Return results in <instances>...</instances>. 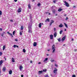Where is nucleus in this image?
Returning a JSON list of instances; mask_svg holds the SVG:
<instances>
[{"label": "nucleus", "mask_w": 77, "mask_h": 77, "mask_svg": "<svg viewBox=\"0 0 77 77\" xmlns=\"http://www.w3.org/2000/svg\"><path fill=\"white\" fill-rule=\"evenodd\" d=\"M28 28H29V31H28V32L29 33H32V26H29L28 27Z\"/></svg>", "instance_id": "nucleus-1"}, {"label": "nucleus", "mask_w": 77, "mask_h": 77, "mask_svg": "<svg viewBox=\"0 0 77 77\" xmlns=\"http://www.w3.org/2000/svg\"><path fill=\"white\" fill-rule=\"evenodd\" d=\"M54 47V45H53L52 46V50H53L52 53H53L55 52V49Z\"/></svg>", "instance_id": "nucleus-2"}, {"label": "nucleus", "mask_w": 77, "mask_h": 77, "mask_svg": "<svg viewBox=\"0 0 77 77\" xmlns=\"http://www.w3.org/2000/svg\"><path fill=\"white\" fill-rule=\"evenodd\" d=\"M64 3H65L66 6H67V7H69V4H68V3L65 1H64Z\"/></svg>", "instance_id": "nucleus-3"}, {"label": "nucleus", "mask_w": 77, "mask_h": 77, "mask_svg": "<svg viewBox=\"0 0 77 77\" xmlns=\"http://www.w3.org/2000/svg\"><path fill=\"white\" fill-rule=\"evenodd\" d=\"M7 33L9 35L11 36V37L12 38L13 37V35H12V34L11 33H10L9 32H7Z\"/></svg>", "instance_id": "nucleus-4"}, {"label": "nucleus", "mask_w": 77, "mask_h": 77, "mask_svg": "<svg viewBox=\"0 0 77 77\" xmlns=\"http://www.w3.org/2000/svg\"><path fill=\"white\" fill-rule=\"evenodd\" d=\"M21 8H19L18 11V13H20V12H21Z\"/></svg>", "instance_id": "nucleus-5"}, {"label": "nucleus", "mask_w": 77, "mask_h": 77, "mask_svg": "<svg viewBox=\"0 0 77 77\" xmlns=\"http://www.w3.org/2000/svg\"><path fill=\"white\" fill-rule=\"evenodd\" d=\"M57 69H55L54 70V72L55 74H56V73H57Z\"/></svg>", "instance_id": "nucleus-6"}, {"label": "nucleus", "mask_w": 77, "mask_h": 77, "mask_svg": "<svg viewBox=\"0 0 77 77\" xmlns=\"http://www.w3.org/2000/svg\"><path fill=\"white\" fill-rule=\"evenodd\" d=\"M57 32H55L54 35V38H56V36H57Z\"/></svg>", "instance_id": "nucleus-7"}, {"label": "nucleus", "mask_w": 77, "mask_h": 77, "mask_svg": "<svg viewBox=\"0 0 77 77\" xmlns=\"http://www.w3.org/2000/svg\"><path fill=\"white\" fill-rule=\"evenodd\" d=\"M23 67L21 66H19V69H20V71H21Z\"/></svg>", "instance_id": "nucleus-8"}, {"label": "nucleus", "mask_w": 77, "mask_h": 77, "mask_svg": "<svg viewBox=\"0 0 77 77\" xmlns=\"http://www.w3.org/2000/svg\"><path fill=\"white\" fill-rule=\"evenodd\" d=\"M65 38H66V36H65L64 37H63L62 38V41H64V40L65 39Z\"/></svg>", "instance_id": "nucleus-9"}, {"label": "nucleus", "mask_w": 77, "mask_h": 77, "mask_svg": "<svg viewBox=\"0 0 77 77\" xmlns=\"http://www.w3.org/2000/svg\"><path fill=\"white\" fill-rule=\"evenodd\" d=\"M52 11L53 14H55V12H56V10L54 9H52Z\"/></svg>", "instance_id": "nucleus-10"}, {"label": "nucleus", "mask_w": 77, "mask_h": 77, "mask_svg": "<svg viewBox=\"0 0 77 77\" xmlns=\"http://www.w3.org/2000/svg\"><path fill=\"white\" fill-rule=\"evenodd\" d=\"M37 45V43L36 42H34L33 43V45L34 47H36Z\"/></svg>", "instance_id": "nucleus-11"}, {"label": "nucleus", "mask_w": 77, "mask_h": 77, "mask_svg": "<svg viewBox=\"0 0 77 77\" xmlns=\"http://www.w3.org/2000/svg\"><path fill=\"white\" fill-rule=\"evenodd\" d=\"M53 35H50V38L51 39H53Z\"/></svg>", "instance_id": "nucleus-12"}, {"label": "nucleus", "mask_w": 77, "mask_h": 77, "mask_svg": "<svg viewBox=\"0 0 77 77\" xmlns=\"http://www.w3.org/2000/svg\"><path fill=\"white\" fill-rule=\"evenodd\" d=\"M63 25H62V24L61 23L60 25L59 26V27L61 28V27H63Z\"/></svg>", "instance_id": "nucleus-13"}, {"label": "nucleus", "mask_w": 77, "mask_h": 77, "mask_svg": "<svg viewBox=\"0 0 77 77\" xmlns=\"http://www.w3.org/2000/svg\"><path fill=\"white\" fill-rule=\"evenodd\" d=\"M3 71L5 72L6 71V67H3Z\"/></svg>", "instance_id": "nucleus-14"}, {"label": "nucleus", "mask_w": 77, "mask_h": 77, "mask_svg": "<svg viewBox=\"0 0 77 77\" xmlns=\"http://www.w3.org/2000/svg\"><path fill=\"white\" fill-rule=\"evenodd\" d=\"M47 21H48V22H50V19H49V18H48L45 20V22H47Z\"/></svg>", "instance_id": "nucleus-15"}, {"label": "nucleus", "mask_w": 77, "mask_h": 77, "mask_svg": "<svg viewBox=\"0 0 77 77\" xmlns=\"http://www.w3.org/2000/svg\"><path fill=\"white\" fill-rule=\"evenodd\" d=\"M12 70H10L9 71V74H12Z\"/></svg>", "instance_id": "nucleus-16"}, {"label": "nucleus", "mask_w": 77, "mask_h": 77, "mask_svg": "<svg viewBox=\"0 0 77 77\" xmlns=\"http://www.w3.org/2000/svg\"><path fill=\"white\" fill-rule=\"evenodd\" d=\"M43 72V71H38V73L39 74H42Z\"/></svg>", "instance_id": "nucleus-17"}, {"label": "nucleus", "mask_w": 77, "mask_h": 77, "mask_svg": "<svg viewBox=\"0 0 77 77\" xmlns=\"http://www.w3.org/2000/svg\"><path fill=\"white\" fill-rule=\"evenodd\" d=\"M5 32H3V33L1 34V36H3V35H5Z\"/></svg>", "instance_id": "nucleus-18"}, {"label": "nucleus", "mask_w": 77, "mask_h": 77, "mask_svg": "<svg viewBox=\"0 0 77 77\" xmlns=\"http://www.w3.org/2000/svg\"><path fill=\"white\" fill-rule=\"evenodd\" d=\"M28 7L29 8V9H30L31 8V6H30V4H29L28 5Z\"/></svg>", "instance_id": "nucleus-19"}, {"label": "nucleus", "mask_w": 77, "mask_h": 77, "mask_svg": "<svg viewBox=\"0 0 77 77\" xmlns=\"http://www.w3.org/2000/svg\"><path fill=\"white\" fill-rule=\"evenodd\" d=\"M5 48H6V46L5 45H4L3 46V50H5Z\"/></svg>", "instance_id": "nucleus-20"}, {"label": "nucleus", "mask_w": 77, "mask_h": 77, "mask_svg": "<svg viewBox=\"0 0 77 77\" xmlns=\"http://www.w3.org/2000/svg\"><path fill=\"white\" fill-rule=\"evenodd\" d=\"M23 29H24V27L23 26H21V30H23Z\"/></svg>", "instance_id": "nucleus-21"}, {"label": "nucleus", "mask_w": 77, "mask_h": 77, "mask_svg": "<svg viewBox=\"0 0 77 77\" xmlns=\"http://www.w3.org/2000/svg\"><path fill=\"white\" fill-rule=\"evenodd\" d=\"M65 27H66V28H68V25H66V23H64Z\"/></svg>", "instance_id": "nucleus-22"}, {"label": "nucleus", "mask_w": 77, "mask_h": 77, "mask_svg": "<svg viewBox=\"0 0 77 77\" xmlns=\"http://www.w3.org/2000/svg\"><path fill=\"white\" fill-rule=\"evenodd\" d=\"M12 62H15V60H14V58H13V57H12Z\"/></svg>", "instance_id": "nucleus-23"}, {"label": "nucleus", "mask_w": 77, "mask_h": 77, "mask_svg": "<svg viewBox=\"0 0 77 77\" xmlns=\"http://www.w3.org/2000/svg\"><path fill=\"white\" fill-rule=\"evenodd\" d=\"M48 60V58H46L45 59V60H44L43 62H46V61H47V60Z\"/></svg>", "instance_id": "nucleus-24"}, {"label": "nucleus", "mask_w": 77, "mask_h": 77, "mask_svg": "<svg viewBox=\"0 0 77 77\" xmlns=\"http://www.w3.org/2000/svg\"><path fill=\"white\" fill-rule=\"evenodd\" d=\"M38 26L39 28H41V23H40L39 24Z\"/></svg>", "instance_id": "nucleus-25"}, {"label": "nucleus", "mask_w": 77, "mask_h": 77, "mask_svg": "<svg viewBox=\"0 0 77 77\" xmlns=\"http://www.w3.org/2000/svg\"><path fill=\"white\" fill-rule=\"evenodd\" d=\"M2 63H3V61L1 60L0 61V65H2Z\"/></svg>", "instance_id": "nucleus-26"}, {"label": "nucleus", "mask_w": 77, "mask_h": 77, "mask_svg": "<svg viewBox=\"0 0 77 77\" xmlns=\"http://www.w3.org/2000/svg\"><path fill=\"white\" fill-rule=\"evenodd\" d=\"M62 9L61 8H59L58 10V11H59V12H60V11H62Z\"/></svg>", "instance_id": "nucleus-27"}, {"label": "nucleus", "mask_w": 77, "mask_h": 77, "mask_svg": "<svg viewBox=\"0 0 77 77\" xmlns=\"http://www.w3.org/2000/svg\"><path fill=\"white\" fill-rule=\"evenodd\" d=\"M63 32V31L62 30H60V35H61V34H62V32Z\"/></svg>", "instance_id": "nucleus-28"}, {"label": "nucleus", "mask_w": 77, "mask_h": 77, "mask_svg": "<svg viewBox=\"0 0 77 77\" xmlns=\"http://www.w3.org/2000/svg\"><path fill=\"white\" fill-rule=\"evenodd\" d=\"M43 72H46L47 71V69H43Z\"/></svg>", "instance_id": "nucleus-29"}, {"label": "nucleus", "mask_w": 77, "mask_h": 77, "mask_svg": "<svg viewBox=\"0 0 77 77\" xmlns=\"http://www.w3.org/2000/svg\"><path fill=\"white\" fill-rule=\"evenodd\" d=\"M23 32L22 31V32H20V35H22V33H23Z\"/></svg>", "instance_id": "nucleus-30"}, {"label": "nucleus", "mask_w": 77, "mask_h": 77, "mask_svg": "<svg viewBox=\"0 0 77 77\" xmlns=\"http://www.w3.org/2000/svg\"><path fill=\"white\" fill-rule=\"evenodd\" d=\"M59 42H60V38H59V39H57Z\"/></svg>", "instance_id": "nucleus-31"}, {"label": "nucleus", "mask_w": 77, "mask_h": 77, "mask_svg": "<svg viewBox=\"0 0 77 77\" xmlns=\"http://www.w3.org/2000/svg\"><path fill=\"white\" fill-rule=\"evenodd\" d=\"M44 77H49V76H48V75H45V76Z\"/></svg>", "instance_id": "nucleus-32"}, {"label": "nucleus", "mask_w": 77, "mask_h": 77, "mask_svg": "<svg viewBox=\"0 0 77 77\" xmlns=\"http://www.w3.org/2000/svg\"><path fill=\"white\" fill-rule=\"evenodd\" d=\"M23 53H26V50H25L24 49H23Z\"/></svg>", "instance_id": "nucleus-33"}, {"label": "nucleus", "mask_w": 77, "mask_h": 77, "mask_svg": "<svg viewBox=\"0 0 77 77\" xmlns=\"http://www.w3.org/2000/svg\"><path fill=\"white\" fill-rule=\"evenodd\" d=\"M51 22L52 23H54V21L53 20H51Z\"/></svg>", "instance_id": "nucleus-34"}, {"label": "nucleus", "mask_w": 77, "mask_h": 77, "mask_svg": "<svg viewBox=\"0 0 77 77\" xmlns=\"http://www.w3.org/2000/svg\"><path fill=\"white\" fill-rule=\"evenodd\" d=\"M15 31H14L13 32V35H14L15 34Z\"/></svg>", "instance_id": "nucleus-35"}, {"label": "nucleus", "mask_w": 77, "mask_h": 77, "mask_svg": "<svg viewBox=\"0 0 77 77\" xmlns=\"http://www.w3.org/2000/svg\"><path fill=\"white\" fill-rule=\"evenodd\" d=\"M2 11H0V15H2Z\"/></svg>", "instance_id": "nucleus-36"}, {"label": "nucleus", "mask_w": 77, "mask_h": 77, "mask_svg": "<svg viewBox=\"0 0 77 77\" xmlns=\"http://www.w3.org/2000/svg\"><path fill=\"white\" fill-rule=\"evenodd\" d=\"M68 17H66V18L65 20L66 21H67V20H68Z\"/></svg>", "instance_id": "nucleus-37"}, {"label": "nucleus", "mask_w": 77, "mask_h": 77, "mask_svg": "<svg viewBox=\"0 0 77 77\" xmlns=\"http://www.w3.org/2000/svg\"><path fill=\"white\" fill-rule=\"evenodd\" d=\"M51 62H54V60L53 59H51Z\"/></svg>", "instance_id": "nucleus-38"}, {"label": "nucleus", "mask_w": 77, "mask_h": 77, "mask_svg": "<svg viewBox=\"0 0 77 77\" xmlns=\"http://www.w3.org/2000/svg\"><path fill=\"white\" fill-rule=\"evenodd\" d=\"M41 5V4L39 3L38 4V6H40Z\"/></svg>", "instance_id": "nucleus-39"}, {"label": "nucleus", "mask_w": 77, "mask_h": 77, "mask_svg": "<svg viewBox=\"0 0 77 77\" xmlns=\"http://www.w3.org/2000/svg\"><path fill=\"white\" fill-rule=\"evenodd\" d=\"M55 66L56 67H57V65L56 64H55Z\"/></svg>", "instance_id": "nucleus-40"}, {"label": "nucleus", "mask_w": 77, "mask_h": 77, "mask_svg": "<svg viewBox=\"0 0 77 77\" xmlns=\"http://www.w3.org/2000/svg\"><path fill=\"white\" fill-rule=\"evenodd\" d=\"M16 45H14L13 46V47H14V48H15L16 47Z\"/></svg>", "instance_id": "nucleus-41"}, {"label": "nucleus", "mask_w": 77, "mask_h": 77, "mask_svg": "<svg viewBox=\"0 0 77 77\" xmlns=\"http://www.w3.org/2000/svg\"><path fill=\"white\" fill-rule=\"evenodd\" d=\"M0 30L1 31H2L3 30V29H2V28H0Z\"/></svg>", "instance_id": "nucleus-42"}, {"label": "nucleus", "mask_w": 77, "mask_h": 77, "mask_svg": "<svg viewBox=\"0 0 77 77\" xmlns=\"http://www.w3.org/2000/svg\"><path fill=\"white\" fill-rule=\"evenodd\" d=\"M2 53L0 52V56H2Z\"/></svg>", "instance_id": "nucleus-43"}, {"label": "nucleus", "mask_w": 77, "mask_h": 77, "mask_svg": "<svg viewBox=\"0 0 77 77\" xmlns=\"http://www.w3.org/2000/svg\"><path fill=\"white\" fill-rule=\"evenodd\" d=\"M72 77H75V75H73L72 76Z\"/></svg>", "instance_id": "nucleus-44"}, {"label": "nucleus", "mask_w": 77, "mask_h": 77, "mask_svg": "<svg viewBox=\"0 0 77 77\" xmlns=\"http://www.w3.org/2000/svg\"><path fill=\"white\" fill-rule=\"evenodd\" d=\"M56 1H53V2L54 3H56Z\"/></svg>", "instance_id": "nucleus-45"}, {"label": "nucleus", "mask_w": 77, "mask_h": 77, "mask_svg": "<svg viewBox=\"0 0 77 77\" xmlns=\"http://www.w3.org/2000/svg\"><path fill=\"white\" fill-rule=\"evenodd\" d=\"M53 24V23H52L51 22V23H50V26H51V24Z\"/></svg>", "instance_id": "nucleus-46"}, {"label": "nucleus", "mask_w": 77, "mask_h": 77, "mask_svg": "<svg viewBox=\"0 0 77 77\" xmlns=\"http://www.w3.org/2000/svg\"><path fill=\"white\" fill-rule=\"evenodd\" d=\"M10 21H11V22H13V20H10Z\"/></svg>", "instance_id": "nucleus-47"}, {"label": "nucleus", "mask_w": 77, "mask_h": 77, "mask_svg": "<svg viewBox=\"0 0 77 77\" xmlns=\"http://www.w3.org/2000/svg\"><path fill=\"white\" fill-rule=\"evenodd\" d=\"M16 47H17V48H19V47H18V46L16 45Z\"/></svg>", "instance_id": "nucleus-48"}, {"label": "nucleus", "mask_w": 77, "mask_h": 77, "mask_svg": "<svg viewBox=\"0 0 77 77\" xmlns=\"http://www.w3.org/2000/svg\"><path fill=\"white\" fill-rule=\"evenodd\" d=\"M54 32H55L56 31V28H54Z\"/></svg>", "instance_id": "nucleus-49"}, {"label": "nucleus", "mask_w": 77, "mask_h": 77, "mask_svg": "<svg viewBox=\"0 0 77 77\" xmlns=\"http://www.w3.org/2000/svg\"><path fill=\"white\" fill-rule=\"evenodd\" d=\"M14 1L15 2H17V0H14Z\"/></svg>", "instance_id": "nucleus-50"}, {"label": "nucleus", "mask_w": 77, "mask_h": 77, "mask_svg": "<svg viewBox=\"0 0 77 77\" xmlns=\"http://www.w3.org/2000/svg\"><path fill=\"white\" fill-rule=\"evenodd\" d=\"M30 63H32V60L30 61Z\"/></svg>", "instance_id": "nucleus-51"}, {"label": "nucleus", "mask_w": 77, "mask_h": 77, "mask_svg": "<svg viewBox=\"0 0 77 77\" xmlns=\"http://www.w3.org/2000/svg\"><path fill=\"white\" fill-rule=\"evenodd\" d=\"M23 75H21V77H23Z\"/></svg>", "instance_id": "nucleus-52"}, {"label": "nucleus", "mask_w": 77, "mask_h": 77, "mask_svg": "<svg viewBox=\"0 0 77 77\" xmlns=\"http://www.w3.org/2000/svg\"><path fill=\"white\" fill-rule=\"evenodd\" d=\"M15 41H18V40H17V39H15Z\"/></svg>", "instance_id": "nucleus-53"}, {"label": "nucleus", "mask_w": 77, "mask_h": 77, "mask_svg": "<svg viewBox=\"0 0 77 77\" xmlns=\"http://www.w3.org/2000/svg\"><path fill=\"white\" fill-rule=\"evenodd\" d=\"M41 62H39L38 63V64H41Z\"/></svg>", "instance_id": "nucleus-54"}, {"label": "nucleus", "mask_w": 77, "mask_h": 77, "mask_svg": "<svg viewBox=\"0 0 77 77\" xmlns=\"http://www.w3.org/2000/svg\"><path fill=\"white\" fill-rule=\"evenodd\" d=\"M34 1H35V0H32V2H34Z\"/></svg>", "instance_id": "nucleus-55"}, {"label": "nucleus", "mask_w": 77, "mask_h": 77, "mask_svg": "<svg viewBox=\"0 0 77 77\" xmlns=\"http://www.w3.org/2000/svg\"><path fill=\"white\" fill-rule=\"evenodd\" d=\"M50 49H48V51H50Z\"/></svg>", "instance_id": "nucleus-56"}, {"label": "nucleus", "mask_w": 77, "mask_h": 77, "mask_svg": "<svg viewBox=\"0 0 77 77\" xmlns=\"http://www.w3.org/2000/svg\"><path fill=\"white\" fill-rule=\"evenodd\" d=\"M41 24H42V25H44V23H42Z\"/></svg>", "instance_id": "nucleus-57"}, {"label": "nucleus", "mask_w": 77, "mask_h": 77, "mask_svg": "<svg viewBox=\"0 0 77 77\" xmlns=\"http://www.w3.org/2000/svg\"><path fill=\"white\" fill-rule=\"evenodd\" d=\"M30 19H32V17L30 16Z\"/></svg>", "instance_id": "nucleus-58"}, {"label": "nucleus", "mask_w": 77, "mask_h": 77, "mask_svg": "<svg viewBox=\"0 0 77 77\" xmlns=\"http://www.w3.org/2000/svg\"><path fill=\"white\" fill-rule=\"evenodd\" d=\"M64 16H66V14H64Z\"/></svg>", "instance_id": "nucleus-59"}, {"label": "nucleus", "mask_w": 77, "mask_h": 77, "mask_svg": "<svg viewBox=\"0 0 77 77\" xmlns=\"http://www.w3.org/2000/svg\"><path fill=\"white\" fill-rule=\"evenodd\" d=\"M66 29H64V31H66Z\"/></svg>", "instance_id": "nucleus-60"}, {"label": "nucleus", "mask_w": 77, "mask_h": 77, "mask_svg": "<svg viewBox=\"0 0 77 77\" xmlns=\"http://www.w3.org/2000/svg\"><path fill=\"white\" fill-rule=\"evenodd\" d=\"M49 55L48 54H47V56H49Z\"/></svg>", "instance_id": "nucleus-61"}, {"label": "nucleus", "mask_w": 77, "mask_h": 77, "mask_svg": "<svg viewBox=\"0 0 77 77\" xmlns=\"http://www.w3.org/2000/svg\"><path fill=\"white\" fill-rule=\"evenodd\" d=\"M57 14H55V16H57Z\"/></svg>", "instance_id": "nucleus-62"}, {"label": "nucleus", "mask_w": 77, "mask_h": 77, "mask_svg": "<svg viewBox=\"0 0 77 77\" xmlns=\"http://www.w3.org/2000/svg\"><path fill=\"white\" fill-rule=\"evenodd\" d=\"M73 8H75V6H73Z\"/></svg>", "instance_id": "nucleus-63"}, {"label": "nucleus", "mask_w": 77, "mask_h": 77, "mask_svg": "<svg viewBox=\"0 0 77 77\" xmlns=\"http://www.w3.org/2000/svg\"><path fill=\"white\" fill-rule=\"evenodd\" d=\"M65 45H63V46H65Z\"/></svg>", "instance_id": "nucleus-64"}]
</instances>
